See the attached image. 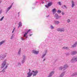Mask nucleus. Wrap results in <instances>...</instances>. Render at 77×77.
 Listing matches in <instances>:
<instances>
[{"label": "nucleus", "mask_w": 77, "mask_h": 77, "mask_svg": "<svg viewBox=\"0 0 77 77\" xmlns=\"http://www.w3.org/2000/svg\"><path fill=\"white\" fill-rule=\"evenodd\" d=\"M6 61H4L2 64L1 66L2 68H4L2 71V72H5V69H6V68H8V66H7V65H6Z\"/></svg>", "instance_id": "f257e3e1"}, {"label": "nucleus", "mask_w": 77, "mask_h": 77, "mask_svg": "<svg viewBox=\"0 0 77 77\" xmlns=\"http://www.w3.org/2000/svg\"><path fill=\"white\" fill-rule=\"evenodd\" d=\"M29 72L27 73V75H28L27 77H30L31 75H32V74H33V73H32V72H31L30 73V71H31L30 69H29Z\"/></svg>", "instance_id": "f03ea898"}, {"label": "nucleus", "mask_w": 77, "mask_h": 77, "mask_svg": "<svg viewBox=\"0 0 77 77\" xmlns=\"http://www.w3.org/2000/svg\"><path fill=\"white\" fill-rule=\"evenodd\" d=\"M32 72H34V73L33 74V76H36L37 74H38V71L37 70H35V71L34 70H33L32 71Z\"/></svg>", "instance_id": "7ed1b4c3"}, {"label": "nucleus", "mask_w": 77, "mask_h": 77, "mask_svg": "<svg viewBox=\"0 0 77 77\" xmlns=\"http://www.w3.org/2000/svg\"><path fill=\"white\" fill-rule=\"evenodd\" d=\"M52 4H53V3L52 2H49L47 5H45V6L46 8H48L49 6H51V5H52Z\"/></svg>", "instance_id": "20e7f679"}, {"label": "nucleus", "mask_w": 77, "mask_h": 77, "mask_svg": "<svg viewBox=\"0 0 77 77\" xmlns=\"http://www.w3.org/2000/svg\"><path fill=\"white\" fill-rule=\"evenodd\" d=\"M32 53L35 54H38L39 53V51H36L33 50L32 51Z\"/></svg>", "instance_id": "39448f33"}, {"label": "nucleus", "mask_w": 77, "mask_h": 77, "mask_svg": "<svg viewBox=\"0 0 77 77\" xmlns=\"http://www.w3.org/2000/svg\"><path fill=\"white\" fill-rule=\"evenodd\" d=\"M54 71H52L51 72V73L49 74V75L48 76V77H51L52 76V75L54 74Z\"/></svg>", "instance_id": "423d86ee"}, {"label": "nucleus", "mask_w": 77, "mask_h": 77, "mask_svg": "<svg viewBox=\"0 0 77 77\" xmlns=\"http://www.w3.org/2000/svg\"><path fill=\"white\" fill-rule=\"evenodd\" d=\"M57 31H59L60 32H63V31H64V29H60L59 28L57 29Z\"/></svg>", "instance_id": "0eeeda50"}, {"label": "nucleus", "mask_w": 77, "mask_h": 77, "mask_svg": "<svg viewBox=\"0 0 77 77\" xmlns=\"http://www.w3.org/2000/svg\"><path fill=\"white\" fill-rule=\"evenodd\" d=\"M52 11L53 13L54 14V13L56 12V10L55 8H54L52 10Z\"/></svg>", "instance_id": "6e6552de"}, {"label": "nucleus", "mask_w": 77, "mask_h": 77, "mask_svg": "<svg viewBox=\"0 0 77 77\" xmlns=\"http://www.w3.org/2000/svg\"><path fill=\"white\" fill-rule=\"evenodd\" d=\"M72 8H73L74 6H75V4H74V1H72Z\"/></svg>", "instance_id": "1a4fd4ad"}, {"label": "nucleus", "mask_w": 77, "mask_h": 77, "mask_svg": "<svg viewBox=\"0 0 77 77\" xmlns=\"http://www.w3.org/2000/svg\"><path fill=\"white\" fill-rule=\"evenodd\" d=\"M22 26V24L21 23V22H20L19 23V26H18V28L20 27L21 26Z\"/></svg>", "instance_id": "9d476101"}, {"label": "nucleus", "mask_w": 77, "mask_h": 77, "mask_svg": "<svg viewBox=\"0 0 77 77\" xmlns=\"http://www.w3.org/2000/svg\"><path fill=\"white\" fill-rule=\"evenodd\" d=\"M77 53V51H73L72 52V54L74 55V54H75Z\"/></svg>", "instance_id": "9b49d317"}, {"label": "nucleus", "mask_w": 77, "mask_h": 77, "mask_svg": "<svg viewBox=\"0 0 77 77\" xmlns=\"http://www.w3.org/2000/svg\"><path fill=\"white\" fill-rule=\"evenodd\" d=\"M77 42H76L75 43V44L74 45L72 46V47H76V45H77Z\"/></svg>", "instance_id": "f8f14e48"}, {"label": "nucleus", "mask_w": 77, "mask_h": 77, "mask_svg": "<svg viewBox=\"0 0 77 77\" xmlns=\"http://www.w3.org/2000/svg\"><path fill=\"white\" fill-rule=\"evenodd\" d=\"M55 17L56 18H57V19H58V18H59V16H58L57 14H56Z\"/></svg>", "instance_id": "ddd939ff"}, {"label": "nucleus", "mask_w": 77, "mask_h": 77, "mask_svg": "<svg viewBox=\"0 0 77 77\" xmlns=\"http://www.w3.org/2000/svg\"><path fill=\"white\" fill-rule=\"evenodd\" d=\"M77 58H73V59H72V60H73L74 61H77Z\"/></svg>", "instance_id": "4468645a"}, {"label": "nucleus", "mask_w": 77, "mask_h": 77, "mask_svg": "<svg viewBox=\"0 0 77 77\" xmlns=\"http://www.w3.org/2000/svg\"><path fill=\"white\" fill-rule=\"evenodd\" d=\"M3 43H5V41H2L0 42V46L3 44Z\"/></svg>", "instance_id": "2eb2a0df"}, {"label": "nucleus", "mask_w": 77, "mask_h": 77, "mask_svg": "<svg viewBox=\"0 0 77 77\" xmlns=\"http://www.w3.org/2000/svg\"><path fill=\"white\" fill-rule=\"evenodd\" d=\"M55 23L56 24H58L59 23V21H55Z\"/></svg>", "instance_id": "dca6fc26"}, {"label": "nucleus", "mask_w": 77, "mask_h": 77, "mask_svg": "<svg viewBox=\"0 0 77 77\" xmlns=\"http://www.w3.org/2000/svg\"><path fill=\"white\" fill-rule=\"evenodd\" d=\"M67 67H68V66H67V65L65 66L63 68L64 69H66V68H67Z\"/></svg>", "instance_id": "f3484780"}, {"label": "nucleus", "mask_w": 77, "mask_h": 77, "mask_svg": "<svg viewBox=\"0 0 77 77\" xmlns=\"http://www.w3.org/2000/svg\"><path fill=\"white\" fill-rule=\"evenodd\" d=\"M57 13L58 14H60V13H61V11L58 10L57 11Z\"/></svg>", "instance_id": "a211bd4d"}, {"label": "nucleus", "mask_w": 77, "mask_h": 77, "mask_svg": "<svg viewBox=\"0 0 77 77\" xmlns=\"http://www.w3.org/2000/svg\"><path fill=\"white\" fill-rule=\"evenodd\" d=\"M67 48H68V47H64L63 48V49H67Z\"/></svg>", "instance_id": "6ab92c4d"}, {"label": "nucleus", "mask_w": 77, "mask_h": 77, "mask_svg": "<svg viewBox=\"0 0 77 77\" xmlns=\"http://www.w3.org/2000/svg\"><path fill=\"white\" fill-rule=\"evenodd\" d=\"M11 8H12V6H11L10 7L8 8V10H9V9H11Z\"/></svg>", "instance_id": "aec40b11"}, {"label": "nucleus", "mask_w": 77, "mask_h": 77, "mask_svg": "<svg viewBox=\"0 0 77 77\" xmlns=\"http://www.w3.org/2000/svg\"><path fill=\"white\" fill-rule=\"evenodd\" d=\"M4 18V17H2L0 19V21H2V20H3V19Z\"/></svg>", "instance_id": "412c9836"}, {"label": "nucleus", "mask_w": 77, "mask_h": 77, "mask_svg": "<svg viewBox=\"0 0 77 77\" xmlns=\"http://www.w3.org/2000/svg\"><path fill=\"white\" fill-rule=\"evenodd\" d=\"M63 76V73H62L61 75H60V77H62V76Z\"/></svg>", "instance_id": "4be33fe9"}, {"label": "nucleus", "mask_w": 77, "mask_h": 77, "mask_svg": "<svg viewBox=\"0 0 77 77\" xmlns=\"http://www.w3.org/2000/svg\"><path fill=\"white\" fill-rule=\"evenodd\" d=\"M15 28H14V29H13V30L12 31V33H13V32H14V31H15Z\"/></svg>", "instance_id": "5701e85b"}, {"label": "nucleus", "mask_w": 77, "mask_h": 77, "mask_svg": "<svg viewBox=\"0 0 77 77\" xmlns=\"http://www.w3.org/2000/svg\"><path fill=\"white\" fill-rule=\"evenodd\" d=\"M45 56V54L44 55H43L42 57V58H43V57H44V56Z\"/></svg>", "instance_id": "b1692460"}, {"label": "nucleus", "mask_w": 77, "mask_h": 77, "mask_svg": "<svg viewBox=\"0 0 77 77\" xmlns=\"http://www.w3.org/2000/svg\"><path fill=\"white\" fill-rule=\"evenodd\" d=\"M59 69L60 70H62V67H60V68Z\"/></svg>", "instance_id": "393cba45"}, {"label": "nucleus", "mask_w": 77, "mask_h": 77, "mask_svg": "<svg viewBox=\"0 0 77 77\" xmlns=\"http://www.w3.org/2000/svg\"><path fill=\"white\" fill-rule=\"evenodd\" d=\"M20 51H21V49H20L19 50V52H18V53L19 54H20Z\"/></svg>", "instance_id": "a878e982"}, {"label": "nucleus", "mask_w": 77, "mask_h": 77, "mask_svg": "<svg viewBox=\"0 0 77 77\" xmlns=\"http://www.w3.org/2000/svg\"><path fill=\"white\" fill-rule=\"evenodd\" d=\"M21 39L22 40H24V39H24V38H23V37H21Z\"/></svg>", "instance_id": "bb28decb"}, {"label": "nucleus", "mask_w": 77, "mask_h": 77, "mask_svg": "<svg viewBox=\"0 0 77 77\" xmlns=\"http://www.w3.org/2000/svg\"><path fill=\"white\" fill-rule=\"evenodd\" d=\"M67 22H68V23H69V22H70V20H67Z\"/></svg>", "instance_id": "cd10ccee"}, {"label": "nucleus", "mask_w": 77, "mask_h": 77, "mask_svg": "<svg viewBox=\"0 0 77 77\" xmlns=\"http://www.w3.org/2000/svg\"><path fill=\"white\" fill-rule=\"evenodd\" d=\"M51 29H54V27L53 26H51Z\"/></svg>", "instance_id": "c85d7f7f"}, {"label": "nucleus", "mask_w": 77, "mask_h": 77, "mask_svg": "<svg viewBox=\"0 0 77 77\" xmlns=\"http://www.w3.org/2000/svg\"><path fill=\"white\" fill-rule=\"evenodd\" d=\"M30 30H30V29H29L28 31H27V32L28 33V32H30Z\"/></svg>", "instance_id": "c756f323"}, {"label": "nucleus", "mask_w": 77, "mask_h": 77, "mask_svg": "<svg viewBox=\"0 0 77 77\" xmlns=\"http://www.w3.org/2000/svg\"><path fill=\"white\" fill-rule=\"evenodd\" d=\"M27 33H28V32H25V35H27Z\"/></svg>", "instance_id": "7c9ffc66"}, {"label": "nucleus", "mask_w": 77, "mask_h": 77, "mask_svg": "<svg viewBox=\"0 0 77 77\" xmlns=\"http://www.w3.org/2000/svg\"><path fill=\"white\" fill-rule=\"evenodd\" d=\"M58 4H59V5H61V3H60V2H58Z\"/></svg>", "instance_id": "2f4dec72"}, {"label": "nucleus", "mask_w": 77, "mask_h": 77, "mask_svg": "<svg viewBox=\"0 0 77 77\" xmlns=\"http://www.w3.org/2000/svg\"><path fill=\"white\" fill-rule=\"evenodd\" d=\"M65 13L63 12H62V15H63Z\"/></svg>", "instance_id": "473e14b6"}, {"label": "nucleus", "mask_w": 77, "mask_h": 77, "mask_svg": "<svg viewBox=\"0 0 77 77\" xmlns=\"http://www.w3.org/2000/svg\"><path fill=\"white\" fill-rule=\"evenodd\" d=\"M64 7H65V8H66V5H64Z\"/></svg>", "instance_id": "72a5a7b5"}, {"label": "nucleus", "mask_w": 77, "mask_h": 77, "mask_svg": "<svg viewBox=\"0 0 77 77\" xmlns=\"http://www.w3.org/2000/svg\"><path fill=\"white\" fill-rule=\"evenodd\" d=\"M26 34H24V37H25L26 36Z\"/></svg>", "instance_id": "f704fd0d"}, {"label": "nucleus", "mask_w": 77, "mask_h": 77, "mask_svg": "<svg viewBox=\"0 0 77 77\" xmlns=\"http://www.w3.org/2000/svg\"><path fill=\"white\" fill-rule=\"evenodd\" d=\"M45 59H44V60H43V61H45Z\"/></svg>", "instance_id": "c9c22d12"}, {"label": "nucleus", "mask_w": 77, "mask_h": 77, "mask_svg": "<svg viewBox=\"0 0 77 77\" xmlns=\"http://www.w3.org/2000/svg\"><path fill=\"white\" fill-rule=\"evenodd\" d=\"M32 34H30L29 35V36H32Z\"/></svg>", "instance_id": "e433bc0d"}, {"label": "nucleus", "mask_w": 77, "mask_h": 77, "mask_svg": "<svg viewBox=\"0 0 77 77\" xmlns=\"http://www.w3.org/2000/svg\"><path fill=\"white\" fill-rule=\"evenodd\" d=\"M12 38H13V37L12 36V37H11V39H12Z\"/></svg>", "instance_id": "4c0bfd02"}, {"label": "nucleus", "mask_w": 77, "mask_h": 77, "mask_svg": "<svg viewBox=\"0 0 77 77\" xmlns=\"http://www.w3.org/2000/svg\"><path fill=\"white\" fill-rule=\"evenodd\" d=\"M26 38H27V36H26Z\"/></svg>", "instance_id": "58836bf2"}, {"label": "nucleus", "mask_w": 77, "mask_h": 77, "mask_svg": "<svg viewBox=\"0 0 77 77\" xmlns=\"http://www.w3.org/2000/svg\"><path fill=\"white\" fill-rule=\"evenodd\" d=\"M19 13H20V12H19V13H18V14H19Z\"/></svg>", "instance_id": "ea45409f"}, {"label": "nucleus", "mask_w": 77, "mask_h": 77, "mask_svg": "<svg viewBox=\"0 0 77 77\" xmlns=\"http://www.w3.org/2000/svg\"><path fill=\"white\" fill-rule=\"evenodd\" d=\"M5 57H6V56H5Z\"/></svg>", "instance_id": "a19ab883"}]
</instances>
